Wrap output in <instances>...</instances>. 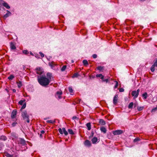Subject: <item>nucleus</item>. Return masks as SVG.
<instances>
[{
    "label": "nucleus",
    "mask_w": 157,
    "mask_h": 157,
    "mask_svg": "<svg viewBox=\"0 0 157 157\" xmlns=\"http://www.w3.org/2000/svg\"><path fill=\"white\" fill-rule=\"evenodd\" d=\"M118 94H116L113 98V102L114 105H116L118 100Z\"/></svg>",
    "instance_id": "423d86ee"
},
{
    "label": "nucleus",
    "mask_w": 157,
    "mask_h": 157,
    "mask_svg": "<svg viewBox=\"0 0 157 157\" xmlns=\"http://www.w3.org/2000/svg\"><path fill=\"white\" fill-rule=\"evenodd\" d=\"M100 130L101 132H103L104 133H105L106 132V128L103 127H102L100 128Z\"/></svg>",
    "instance_id": "f3484780"
},
{
    "label": "nucleus",
    "mask_w": 157,
    "mask_h": 157,
    "mask_svg": "<svg viewBox=\"0 0 157 157\" xmlns=\"http://www.w3.org/2000/svg\"><path fill=\"white\" fill-rule=\"evenodd\" d=\"M69 92L70 93L71 95H73L74 91L73 89H68Z\"/></svg>",
    "instance_id": "72a5a7b5"
},
{
    "label": "nucleus",
    "mask_w": 157,
    "mask_h": 157,
    "mask_svg": "<svg viewBox=\"0 0 157 157\" xmlns=\"http://www.w3.org/2000/svg\"><path fill=\"white\" fill-rule=\"evenodd\" d=\"M92 56L95 59L97 57V55L95 54H94Z\"/></svg>",
    "instance_id": "37998d69"
},
{
    "label": "nucleus",
    "mask_w": 157,
    "mask_h": 157,
    "mask_svg": "<svg viewBox=\"0 0 157 157\" xmlns=\"http://www.w3.org/2000/svg\"><path fill=\"white\" fill-rule=\"evenodd\" d=\"M99 123L100 124L102 125H104L105 124V121L102 119L100 120Z\"/></svg>",
    "instance_id": "5701e85b"
},
{
    "label": "nucleus",
    "mask_w": 157,
    "mask_h": 157,
    "mask_svg": "<svg viewBox=\"0 0 157 157\" xmlns=\"http://www.w3.org/2000/svg\"><path fill=\"white\" fill-rule=\"evenodd\" d=\"M101 74H97L96 75V77H99L100 78H101V77L102 76Z\"/></svg>",
    "instance_id": "e433bc0d"
},
{
    "label": "nucleus",
    "mask_w": 157,
    "mask_h": 157,
    "mask_svg": "<svg viewBox=\"0 0 157 157\" xmlns=\"http://www.w3.org/2000/svg\"><path fill=\"white\" fill-rule=\"evenodd\" d=\"M30 54L32 55H33V53L32 52H30Z\"/></svg>",
    "instance_id": "13d9d810"
},
{
    "label": "nucleus",
    "mask_w": 157,
    "mask_h": 157,
    "mask_svg": "<svg viewBox=\"0 0 157 157\" xmlns=\"http://www.w3.org/2000/svg\"><path fill=\"white\" fill-rule=\"evenodd\" d=\"M23 53L26 55H28L29 53V52L27 50H24L22 51Z\"/></svg>",
    "instance_id": "473e14b6"
},
{
    "label": "nucleus",
    "mask_w": 157,
    "mask_h": 157,
    "mask_svg": "<svg viewBox=\"0 0 157 157\" xmlns=\"http://www.w3.org/2000/svg\"><path fill=\"white\" fill-rule=\"evenodd\" d=\"M10 47L11 49L12 50H14L16 48L15 45L12 42L10 43Z\"/></svg>",
    "instance_id": "dca6fc26"
},
{
    "label": "nucleus",
    "mask_w": 157,
    "mask_h": 157,
    "mask_svg": "<svg viewBox=\"0 0 157 157\" xmlns=\"http://www.w3.org/2000/svg\"><path fill=\"white\" fill-rule=\"evenodd\" d=\"M17 114V111L16 110H13L11 114V117L12 119L14 118Z\"/></svg>",
    "instance_id": "9d476101"
},
{
    "label": "nucleus",
    "mask_w": 157,
    "mask_h": 157,
    "mask_svg": "<svg viewBox=\"0 0 157 157\" xmlns=\"http://www.w3.org/2000/svg\"><path fill=\"white\" fill-rule=\"evenodd\" d=\"M80 102V101H79L78 102H77V103H79V102Z\"/></svg>",
    "instance_id": "bf43d9fd"
},
{
    "label": "nucleus",
    "mask_w": 157,
    "mask_h": 157,
    "mask_svg": "<svg viewBox=\"0 0 157 157\" xmlns=\"http://www.w3.org/2000/svg\"><path fill=\"white\" fill-rule=\"evenodd\" d=\"M5 90L7 92H8L9 91L8 90V89H5Z\"/></svg>",
    "instance_id": "5fc2aeb1"
},
{
    "label": "nucleus",
    "mask_w": 157,
    "mask_h": 157,
    "mask_svg": "<svg viewBox=\"0 0 157 157\" xmlns=\"http://www.w3.org/2000/svg\"><path fill=\"white\" fill-rule=\"evenodd\" d=\"M100 78L103 82H105L106 83L109 82L110 83H111L112 84H114V88H116L118 87V83L117 81L113 80L111 78H105L103 75H102Z\"/></svg>",
    "instance_id": "f03ea898"
},
{
    "label": "nucleus",
    "mask_w": 157,
    "mask_h": 157,
    "mask_svg": "<svg viewBox=\"0 0 157 157\" xmlns=\"http://www.w3.org/2000/svg\"><path fill=\"white\" fill-rule=\"evenodd\" d=\"M39 53L41 57H43L44 56V54L41 52H40Z\"/></svg>",
    "instance_id": "a19ab883"
},
{
    "label": "nucleus",
    "mask_w": 157,
    "mask_h": 157,
    "mask_svg": "<svg viewBox=\"0 0 157 157\" xmlns=\"http://www.w3.org/2000/svg\"><path fill=\"white\" fill-rule=\"evenodd\" d=\"M66 67L67 66L66 65L63 66L61 68V70L62 71H64L66 69Z\"/></svg>",
    "instance_id": "7c9ffc66"
},
{
    "label": "nucleus",
    "mask_w": 157,
    "mask_h": 157,
    "mask_svg": "<svg viewBox=\"0 0 157 157\" xmlns=\"http://www.w3.org/2000/svg\"><path fill=\"white\" fill-rule=\"evenodd\" d=\"M3 6L5 7L7 9H9L10 8V7L8 5L7 3L6 2H4L3 4Z\"/></svg>",
    "instance_id": "412c9836"
},
{
    "label": "nucleus",
    "mask_w": 157,
    "mask_h": 157,
    "mask_svg": "<svg viewBox=\"0 0 157 157\" xmlns=\"http://www.w3.org/2000/svg\"><path fill=\"white\" fill-rule=\"evenodd\" d=\"M45 132L44 130H42L41 131V134H44V133Z\"/></svg>",
    "instance_id": "603ef678"
},
{
    "label": "nucleus",
    "mask_w": 157,
    "mask_h": 157,
    "mask_svg": "<svg viewBox=\"0 0 157 157\" xmlns=\"http://www.w3.org/2000/svg\"><path fill=\"white\" fill-rule=\"evenodd\" d=\"M84 144L85 146L88 147H90L91 145L90 142L88 140H86L84 143Z\"/></svg>",
    "instance_id": "ddd939ff"
},
{
    "label": "nucleus",
    "mask_w": 157,
    "mask_h": 157,
    "mask_svg": "<svg viewBox=\"0 0 157 157\" xmlns=\"http://www.w3.org/2000/svg\"><path fill=\"white\" fill-rule=\"evenodd\" d=\"M25 107H26V104H24L22 105V107H21V109H25Z\"/></svg>",
    "instance_id": "79ce46f5"
},
{
    "label": "nucleus",
    "mask_w": 157,
    "mask_h": 157,
    "mask_svg": "<svg viewBox=\"0 0 157 157\" xmlns=\"http://www.w3.org/2000/svg\"><path fill=\"white\" fill-rule=\"evenodd\" d=\"M83 64L85 66H86L88 64V63L87 61L86 60H84L83 61Z\"/></svg>",
    "instance_id": "bb28decb"
},
{
    "label": "nucleus",
    "mask_w": 157,
    "mask_h": 157,
    "mask_svg": "<svg viewBox=\"0 0 157 157\" xmlns=\"http://www.w3.org/2000/svg\"><path fill=\"white\" fill-rule=\"evenodd\" d=\"M157 110V107L154 108V109H152V111L153 112V111H155V110Z\"/></svg>",
    "instance_id": "a18cd8bd"
},
{
    "label": "nucleus",
    "mask_w": 157,
    "mask_h": 157,
    "mask_svg": "<svg viewBox=\"0 0 157 157\" xmlns=\"http://www.w3.org/2000/svg\"><path fill=\"white\" fill-rule=\"evenodd\" d=\"M140 92V90L139 89H138L137 91H136V92L137 93V94H138L139 95V93Z\"/></svg>",
    "instance_id": "de8ad7c7"
},
{
    "label": "nucleus",
    "mask_w": 157,
    "mask_h": 157,
    "mask_svg": "<svg viewBox=\"0 0 157 157\" xmlns=\"http://www.w3.org/2000/svg\"><path fill=\"white\" fill-rule=\"evenodd\" d=\"M26 121L28 122V123H29V117L27 118H26Z\"/></svg>",
    "instance_id": "49530a36"
},
{
    "label": "nucleus",
    "mask_w": 157,
    "mask_h": 157,
    "mask_svg": "<svg viewBox=\"0 0 157 157\" xmlns=\"http://www.w3.org/2000/svg\"><path fill=\"white\" fill-rule=\"evenodd\" d=\"M78 76H79V75L77 73H75L72 76V78H74L75 77H77Z\"/></svg>",
    "instance_id": "c756f323"
},
{
    "label": "nucleus",
    "mask_w": 157,
    "mask_h": 157,
    "mask_svg": "<svg viewBox=\"0 0 157 157\" xmlns=\"http://www.w3.org/2000/svg\"><path fill=\"white\" fill-rule=\"evenodd\" d=\"M47 122L52 124L54 123L55 122V120H49L47 121Z\"/></svg>",
    "instance_id": "a878e982"
},
{
    "label": "nucleus",
    "mask_w": 157,
    "mask_h": 157,
    "mask_svg": "<svg viewBox=\"0 0 157 157\" xmlns=\"http://www.w3.org/2000/svg\"><path fill=\"white\" fill-rule=\"evenodd\" d=\"M144 109L143 107H138L137 108V109L138 111H140Z\"/></svg>",
    "instance_id": "f704fd0d"
},
{
    "label": "nucleus",
    "mask_w": 157,
    "mask_h": 157,
    "mask_svg": "<svg viewBox=\"0 0 157 157\" xmlns=\"http://www.w3.org/2000/svg\"><path fill=\"white\" fill-rule=\"evenodd\" d=\"M22 117L25 119L29 117V116L27 114V112L26 111H23L21 113Z\"/></svg>",
    "instance_id": "0eeeda50"
},
{
    "label": "nucleus",
    "mask_w": 157,
    "mask_h": 157,
    "mask_svg": "<svg viewBox=\"0 0 157 157\" xmlns=\"http://www.w3.org/2000/svg\"><path fill=\"white\" fill-rule=\"evenodd\" d=\"M14 78V76L13 75H11L8 77V79L10 80H12Z\"/></svg>",
    "instance_id": "b1692460"
},
{
    "label": "nucleus",
    "mask_w": 157,
    "mask_h": 157,
    "mask_svg": "<svg viewBox=\"0 0 157 157\" xmlns=\"http://www.w3.org/2000/svg\"><path fill=\"white\" fill-rule=\"evenodd\" d=\"M36 72L37 74L39 75H41L42 74L43 71L41 68H37L36 69Z\"/></svg>",
    "instance_id": "1a4fd4ad"
},
{
    "label": "nucleus",
    "mask_w": 157,
    "mask_h": 157,
    "mask_svg": "<svg viewBox=\"0 0 157 157\" xmlns=\"http://www.w3.org/2000/svg\"><path fill=\"white\" fill-rule=\"evenodd\" d=\"M133 105L134 103L133 102H131L128 105V108L130 109H132Z\"/></svg>",
    "instance_id": "393cba45"
},
{
    "label": "nucleus",
    "mask_w": 157,
    "mask_h": 157,
    "mask_svg": "<svg viewBox=\"0 0 157 157\" xmlns=\"http://www.w3.org/2000/svg\"><path fill=\"white\" fill-rule=\"evenodd\" d=\"M140 140V139L139 138H136L134 140V142H136V141H138V140Z\"/></svg>",
    "instance_id": "ea45409f"
},
{
    "label": "nucleus",
    "mask_w": 157,
    "mask_h": 157,
    "mask_svg": "<svg viewBox=\"0 0 157 157\" xmlns=\"http://www.w3.org/2000/svg\"><path fill=\"white\" fill-rule=\"evenodd\" d=\"M68 131L70 134L71 135L74 134V133L71 129H69L68 130Z\"/></svg>",
    "instance_id": "c85d7f7f"
},
{
    "label": "nucleus",
    "mask_w": 157,
    "mask_h": 157,
    "mask_svg": "<svg viewBox=\"0 0 157 157\" xmlns=\"http://www.w3.org/2000/svg\"><path fill=\"white\" fill-rule=\"evenodd\" d=\"M123 131L121 130H117L113 131V134L115 135H120L123 133Z\"/></svg>",
    "instance_id": "39448f33"
},
{
    "label": "nucleus",
    "mask_w": 157,
    "mask_h": 157,
    "mask_svg": "<svg viewBox=\"0 0 157 157\" xmlns=\"http://www.w3.org/2000/svg\"><path fill=\"white\" fill-rule=\"evenodd\" d=\"M124 91V89H119V92H123Z\"/></svg>",
    "instance_id": "c03bdc74"
},
{
    "label": "nucleus",
    "mask_w": 157,
    "mask_h": 157,
    "mask_svg": "<svg viewBox=\"0 0 157 157\" xmlns=\"http://www.w3.org/2000/svg\"><path fill=\"white\" fill-rule=\"evenodd\" d=\"M131 94L132 96H134V98H137L138 95V94H137V93L136 91H133Z\"/></svg>",
    "instance_id": "f8f14e48"
},
{
    "label": "nucleus",
    "mask_w": 157,
    "mask_h": 157,
    "mask_svg": "<svg viewBox=\"0 0 157 157\" xmlns=\"http://www.w3.org/2000/svg\"><path fill=\"white\" fill-rule=\"evenodd\" d=\"M77 117L76 116H74L72 117V119L74 120L75 119H77Z\"/></svg>",
    "instance_id": "3c124183"
},
{
    "label": "nucleus",
    "mask_w": 157,
    "mask_h": 157,
    "mask_svg": "<svg viewBox=\"0 0 157 157\" xmlns=\"http://www.w3.org/2000/svg\"><path fill=\"white\" fill-rule=\"evenodd\" d=\"M11 13L8 10H7V13L4 15L5 18H7L11 14Z\"/></svg>",
    "instance_id": "aec40b11"
},
{
    "label": "nucleus",
    "mask_w": 157,
    "mask_h": 157,
    "mask_svg": "<svg viewBox=\"0 0 157 157\" xmlns=\"http://www.w3.org/2000/svg\"><path fill=\"white\" fill-rule=\"evenodd\" d=\"M86 125L87 128V129L88 130H90L91 129V125L90 122L87 123Z\"/></svg>",
    "instance_id": "a211bd4d"
},
{
    "label": "nucleus",
    "mask_w": 157,
    "mask_h": 157,
    "mask_svg": "<svg viewBox=\"0 0 157 157\" xmlns=\"http://www.w3.org/2000/svg\"><path fill=\"white\" fill-rule=\"evenodd\" d=\"M49 65H50V66H51V67L53 66V65L52 63H49Z\"/></svg>",
    "instance_id": "09e8293b"
},
{
    "label": "nucleus",
    "mask_w": 157,
    "mask_h": 157,
    "mask_svg": "<svg viewBox=\"0 0 157 157\" xmlns=\"http://www.w3.org/2000/svg\"><path fill=\"white\" fill-rule=\"evenodd\" d=\"M71 63H73L74 62V61L73 60H71Z\"/></svg>",
    "instance_id": "6e6d98bb"
},
{
    "label": "nucleus",
    "mask_w": 157,
    "mask_h": 157,
    "mask_svg": "<svg viewBox=\"0 0 157 157\" xmlns=\"http://www.w3.org/2000/svg\"><path fill=\"white\" fill-rule=\"evenodd\" d=\"M62 94V92L61 90L57 92L56 94V98L59 99L61 98V95Z\"/></svg>",
    "instance_id": "20e7f679"
},
{
    "label": "nucleus",
    "mask_w": 157,
    "mask_h": 157,
    "mask_svg": "<svg viewBox=\"0 0 157 157\" xmlns=\"http://www.w3.org/2000/svg\"><path fill=\"white\" fill-rule=\"evenodd\" d=\"M98 141V139L96 137H94L92 139V141L93 144H96Z\"/></svg>",
    "instance_id": "6ab92c4d"
},
{
    "label": "nucleus",
    "mask_w": 157,
    "mask_h": 157,
    "mask_svg": "<svg viewBox=\"0 0 157 157\" xmlns=\"http://www.w3.org/2000/svg\"><path fill=\"white\" fill-rule=\"evenodd\" d=\"M137 103H135L134 104V107L137 106Z\"/></svg>",
    "instance_id": "8fccbe9b"
},
{
    "label": "nucleus",
    "mask_w": 157,
    "mask_h": 157,
    "mask_svg": "<svg viewBox=\"0 0 157 157\" xmlns=\"http://www.w3.org/2000/svg\"><path fill=\"white\" fill-rule=\"evenodd\" d=\"M147 93H145L142 95V97L146 99L147 97Z\"/></svg>",
    "instance_id": "cd10ccee"
},
{
    "label": "nucleus",
    "mask_w": 157,
    "mask_h": 157,
    "mask_svg": "<svg viewBox=\"0 0 157 157\" xmlns=\"http://www.w3.org/2000/svg\"><path fill=\"white\" fill-rule=\"evenodd\" d=\"M13 92H16V90L15 89H13Z\"/></svg>",
    "instance_id": "864d4df0"
},
{
    "label": "nucleus",
    "mask_w": 157,
    "mask_h": 157,
    "mask_svg": "<svg viewBox=\"0 0 157 157\" xmlns=\"http://www.w3.org/2000/svg\"><path fill=\"white\" fill-rule=\"evenodd\" d=\"M38 82L41 86L45 87L48 85L50 81L49 78H47L45 75H42L37 76Z\"/></svg>",
    "instance_id": "f257e3e1"
},
{
    "label": "nucleus",
    "mask_w": 157,
    "mask_h": 157,
    "mask_svg": "<svg viewBox=\"0 0 157 157\" xmlns=\"http://www.w3.org/2000/svg\"><path fill=\"white\" fill-rule=\"evenodd\" d=\"M155 67H157V59L156 60L153 65H152L151 68V71L152 72H153L155 70Z\"/></svg>",
    "instance_id": "6e6552de"
},
{
    "label": "nucleus",
    "mask_w": 157,
    "mask_h": 157,
    "mask_svg": "<svg viewBox=\"0 0 157 157\" xmlns=\"http://www.w3.org/2000/svg\"><path fill=\"white\" fill-rule=\"evenodd\" d=\"M19 144H20L22 145L25 146L26 144L25 140L21 138L20 139V140L19 142Z\"/></svg>",
    "instance_id": "9b49d317"
},
{
    "label": "nucleus",
    "mask_w": 157,
    "mask_h": 157,
    "mask_svg": "<svg viewBox=\"0 0 157 157\" xmlns=\"http://www.w3.org/2000/svg\"><path fill=\"white\" fill-rule=\"evenodd\" d=\"M58 131L61 134H63L64 133L65 136H67L68 135V133L66 130L64 128H63L62 129L61 128H59L58 129Z\"/></svg>",
    "instance_id": "7ed1b4c3"
},
{
    "label": "nucleus",
    "mask_w": 157,
    "mask_h": 157,
    "mask_svg": "<svg viewBox=\"0 0 157 157\" xmlns=\"http://www.w3.org/2000/svg\"><path fill=\"white\" fill-rule=\"evenodd\" d=\"M6 156L7 157H16V156H14L13 155H10L8 153H6Z\"/></svg>",
    "instance_id": "2f4dec72"
},
{
    "label": "nucleus",
    "mask_w": 157,
    "mask_h": 157,
    "mask_svg": "<svg viewBox=\"0 0 157 157\" xmlns=\"http://www.w3.org/2000/svg\"><path fill=\"white\" fill-rule=\"evenodd\" d=\"M103 67L101 66H99L97 67V69L101 71L103 70Z\"/></svg>",
    "instance_id": "c9c22d12"
},
{
    "label": "nucleus",
    "mask_w": 157,
    "mask_h": 157,
    "mask_svg": "<svg viewBox=\"0 0 157 157\" xmlns=\"http://www.w3.org/2000/svg\"><path fill=\"white\" fill-rule=\"evenodd\" d=\"M68 88L70 89V88H71V87H69Z\"/></svg>",
    "instance_id": "052dcab7"
},
{
    "label": "nucleus",
    "mask_w": 157,
    "mask_h": 157,
    "mask_svg": "<svg viewBox=\"0 0 157 157\" xmlns=\"http://www.w3.org/2000/svg\"><path fill=\"white\" fill-rule=\"evenodd\" d=\"M47 78H49V80L51 81V78L52 77V74L51 73L48 72L47 73Z\"/></svg>",
    "instance_id": "4468645a"
},
{
    "label": "nucleus",
    "mask_w": 157,
    "mask_h": 157,
    "mask_svg": "<svg viewBox=\"0 0 157 157\" xmlns=\"http://www.w3.org/2000/svg\"><path fill=\"white\" fill-rule=\"evenodd\" d=\"M7 139L6 137L4 136H0V140L5 141Z\"/></svg>",
    "instance_id": "4be33fe9"
},
{
    "label": "nucleus",
    "mask_w": 157,
    "mask_h": 157,
    "mask_svg": "<svg viewBox=\"0 0 157 157\" xmlns=\"http://www.w3.org/2000/svg\"><path fill=\"white\" fill-rule=\"evenodd\" d=\"M17 124V122H15L13 123L12 124V125L13 127H14L16 126V125Z\"/></svg>",
    "instance_id": "4c0bfd02"
},
{
    "label": "nucleus",
    "mask_w": 157,
    "mask_h": 157,
    "mask_svg": "<svg viewBox=\"0 0 157 157\" xmlns=\"http://www.w3.org/2000/svg\"><path fill=\"white\" fill-rule=\"evenodd\" d=\"M140 1H145L146 0H139Z\"/></svg>",
    "instance_id": "4d7b16f0"
},
{
    "label": "nucleus",
    "mask_w": 157,
    "mask_h": 157,
    "mask_svg": "<svg viewBox=\"0 0 157 157\" xmlns=\"http://www.w3.org/2000/svg\"><path fill=\"white\" fill-rule=\"evenodd\" d=\"M23 101L22 100H21L19 102V104L20 105H22L23 104Z\"/></svg>",
    "instance_id": "58836bf2"
},
{
    "label": "nucleus",
    "mask_w": 157,
    "mask_h": 157,
    "mask_svg": "<svg viewBox=\"0 0 157 157\" xmlns=\"http://www.w3.org/2000/svg\"><path fill=\"white\" fill-rule=\"evenodd\" d=\"M17 84L18 88H20L23 85L22 82L20 81H18L17 82Z\"/></svg>",
    "instance_id": "2eb2a0df"
},
{
    "label": "nucleus",
    "mask_w": 157,
    "mask_h": 157,
    "mask_svg": "<svg viewBox=\"0 0 157 157\" xmlns=\"http://www.w3.org/2000/svg\"><path fill=\"white\" fill-rule=\"evenodd\" d=\"M156 98L157 99V96Z\"/></svg>",
    "instance_id": "680f3d73"
}]
</instances>
